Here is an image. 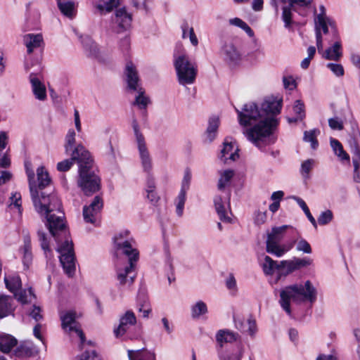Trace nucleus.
<instances>
[{
  "label": "nucleus",
  "instance_id": "6ab92c4d",
  "mask_svg": "<svg viewBox=\"0 0 360 360\" xmlns=\"http://www.w3.org/2000/svg\"><path fill=\"white\" fill-rule=\"evenodd\" d=\"M221 54L224 59L230 63H237L241 58L239 51L232 43H226L222 46Z\"/></svg>",
  "mask_w": 360,
  "mask_h": 360
},
{
  "label": "nucleus",
  "instance_id": "c85d7f7f",
  "mask_svg": "<svg viewBox=\"0 0 360 360\" xmlns=\"http://www.w3.org/2000/svg\"><path fill=\"white\" fill-rule=\"evenodd\" d=\"M261 266L264 274L266 276H272L275 271H277L278 274L280 269L279 263L267 255L264 257Z\"/></svg>",
  "mask_w": 360,
  "mask_h": 360
},
{
  "label": "nucleus",
  "instance_id": "ea45409f",
  "mask_svg": "<svg viewBox=\"0 0 360 360\" xmlns=\"http://www.w3.org/2000/svg\"><path fill=\"white\" fill-rule=\"evenodd\" d=\"M320 134V131L317 129H311L309 131H305L304 132V141L309 142L313 149H316L319 143L317 141V136Z\"/></svg>",
  "mask_w": 360,
  "mask_h": 360
},
{
  "label": "nucleus",
  "instance_id": "37998d69",
  "mask_svg": "<svg viewBox=\"0 0 360 360\" xmlns=\"http://www.w3.org/2000/svg\"><path fill=\"white\" fill-rule=\"evenodd\" d=\"M234 175V172L232 169H226L220 173V178L218 182V188L219 190L224 189L230 182Z\"/></svg>",
  "mask_w": 360,
  "mask_h": 360
},
{
  "label": "nucleus",
  "instance_id": "412c9836",
  "mask_svg": "<svg viewBox=\"0 0 360 360\" xmlns=\"http://www.w3.org/2000/svg\"><path fill=\"white\" fill-rule=\"evenodd\" d=\"M320 53L326 60H339L342 56L341 42L337 40L332 46L323 50Z\"/></svg>",
  "mask_w": 360,
  "mask_h": 360
},
{
  "label": "nucleus",
  "instance_id": "1a4fd4ad",
  "mask_svg": "<svg viewBox=\"0 0 360 360\" xmlns=\"http://www.w3.org/2000/svg\"><path fill=\"white\" fill-rule=\"evenodd\" d=\"M115 248L117 251H121L129 258V263H136L139 259V251L134 247L135 241L131 238L130 240H124L122 234L117 236L114 238Z\"/></svg>",
  "mask_w": 360,
  "mask_h": 360
},
{
  "label": "nucleus",
  "instance_id": "a211bd4d",
  "mask_svg": "<svg viewBox=\"0 0 360 360\" xmlns=\"http://www.w3.org/2000/svg\"><path fill=\"white\" fill-rule=\"evenodd\" d=\"M23 42L27 47V53L30 54L34 49L42 46L44 44L43 37L41 34H27L23 37Z\"/></svg>",
  "mask_w": 360,
  "mask_h": 360
},
{
  "label": "nucleus",
  "instance_id": "c9c22d12",
  "mask_svg": "<svg viewBox=\"0 0 360 360\" xmlns=\"http://www.w3.org/2000/svg\"><path fill=\"white\" fill-rule=\"evenodd\" d=\"M20 291L13 294L14 297L22 304H28L35 299V295L31 288L27 290H20Z\"/></svg>",
  "mask_w": 360,
  "mask_h": 360
},
{
  "label": "nucleus",
  "instance_id": "f257e3e1",
  "mask_svg": "<svg viewBox=\"0 0 360 360\" xmlns=\"http://www.w3.org/2000/svg\"><path fill=\"white\" fill-rule=\"evenodd\" d=\"M236 111L240 125L252 126L245 129L243 134L255 146L262 148L276 141L274 136L278 125L276 118L264 117L254 103H246L241 110L236 109Z\"/></svg>",
  "mask_w": 360,
  "mask_h": 360
},
{
  "label": "nucleus",
  "instance_id": "473e14b6",
  "mask_svg": "<svg viewBox=\"0 0 360 360\" xmlns=\"http://www.w3.org/2000/svg\"><path fill=\"white\" fill-rule=\"evenodd\" d=\"M219 125V120L218 117H212L210 118L208 127L205 132L206 139L208 142H211L215 139Z\"/></svg>",
  "mask_w": 360,
  "mask_h": 360
},
{
  "label": "nucleus",
  "instance_id": "20e7f679",
  "mask_svg": "<svg viewBox=\"0 0 360 360\" xmlns=\"http://www.w3.org/2000/svg\"><path fill=\"white\" fill-rule=\"evenodd\" d=\"M317 291L310 281H307L304 285L293 284L283 288L280 292L279 303L283 309L291 315L290 300L296 303L309 301L313 303L316 301Z\"/></svg>",
  "mask_w": 360,
  "mask_h": 360
},
{
  "label": "nucleus",
  "instance_id": "f03ea898",
  "mask_svg": "<svg viewBox=\"0 0 360 360\" xmlns=\"http://www.w3.org/2000/svg\"><path fill=\"white\" fill-rule=\"evenodd\" d=\"M30 190L35 210L41 216L46 218V226L49 232L59 242L60 233H65V224L64 222V213L61 210V202L58 197L54 194H46L44 191H37V187L32 183L34 174L33 172H27Z\"/></svg>",
  "mask_w": 360,
  "mask_h": 360
},
{
  "label": "nucleus",
  "instance_id": "72a5a7b5",
  "mask_svg": "<svg viewBox=\"0 0 360 360\" xmlns=\"http://www.w3.org/2000/svg\"><path fill=\"white\" fill-rule=\"evenodd\" d=\"M31 248V238L30 236H26L24 238V245L22 248L23 264L26 267H29L32 260Z\"/></svg>",
  "mask_w": 360,
  "mask_h": 360
},
{
  "label": "nucleus",
  "instance_id": "f3484780",
  "mask_svg": "<svg viewBox=\"0 0 360 360\" xmlns=\"http://www.w3.org/2000/svg\"><path fill=\"white\" fill-rule=\"evenodd\" d=\"M134 266V263H130L124 269H117V275L120 285L129 286L134 283V275H132V271Z\"/></svg>",
  "mask_w": 360,
  "mask_h": 360
},
{
  "label": "nucleus",
  "instance_id": "7c9ffc66",
  "mask_svg": "<svg viewBox=\"0 0 360 360\" xmlns=\"http://www.w3.org/2000/svg\"><path fill=\"white\" fill-rule=\"evenodd\" d=\"M79 146H83L81 144H79L75 147V148L72 152L70 159L65 160L61 161L57 164V169L58 171H60V172L68 171L71 168V167L73 165L75 160H77V163L79 164V158H82V156L81 155V153H77V156H78V158L74 157L75 156L74 153H75V151L77 150V148Z\"/></svg>",
  "mask_w": 360,
  "mask_h": 360
},
{
  "label": "nucleus",
  "instance_id": "0e129e2a",
  "mask_svg": "<svg viewBox=\"0 0 360 360\" xmlns=\"http://www.w3.org/2000/svg\"><path fill=\"white\" fill-rule=\"evenodd\" d=\"M80 360H101L96 352L93 350L91 352L86 351L82 354Z\"/></svg>",
  "mask_w": 360,
  "mask_h": 360
},
{
  "label": "nucleus",
  "instance_id": "3c124183",
  "mask_svg": "<svg viewBox=\"0 0 360 360\" xmlns=\"http://www.w3.org/2000/svg\"><path fill=\"white\" fill-rule=\"evenodd\" d=\"M293 111L300 120L305 117L304 104L300 100L295 101L293 105Z\"/></svg>",
  "mask_w": 360,
  "mask_h": 360
},
{
  "label": "nucleus",
  "instance_id": "c03bdc74",
  "mask_svg": "<svg viewBox=\"0 0 360 360\" xmlns=\"http://www.w3.org/2000/svg\"><path fill=\"white\" fill-rule=\"evenodd\" d=\"M82 43L85 50L92 56H96L98 53V47L96 43L88 36L82 38Z\"/></svg>",
  "mask_w": 360,
  "mask_h": 360
},
{
  "label": "nucleus",
  "instance_id": "13d9d810",
  "mask_svg": "<svg viewBox=\"0 0 360 360\" xmlns=\"http://www.w3.org/2000/svg\"><path fill=\"white\" fill-rule=\"evenodd\" d=\"M179 202L176 206V212L179 216H181L183 212V209L186 200V193L184 189H182L178 196Z\"/></svg>",
  "mask_w": 360,
  "mask_h": 360
},
{
  "label": "nucleus",
  "instance_id": "0eeeda50",
  "mask_svg": "<svg viewBox=\"0 0 360 360\" xmlns=\"http://www.w3.org/2000/svg\"><path fill=\"white\" fill-rule=\"evenodd\" d=\"M57 251L60 254V262L65 273L72 277L76 270L75 256L72 240L66 239L64 243L58 245Z\"/></svg>",
  "mask_w": 360,
  "mask_h": 360
},
{
  "label": "nucleus",
  "instance_id": "a19ab883",
  "mask_svg": "<svg viewBox=\"0 0 360 360\" xmlns=\"http://www.w3.org/2000/svg\"><path fill=\"white\" fill-rule=\"evenodd\" d=\"M330 146L335 155H338L341 160H349V155L343 150L342 146L340 141L336 139H331Z\"/></svg>",
  "mask_w": 360,
  "mask_h": 360
},
{
  "label": "nucleus",
  "instance_id": "49530a36",
  "mask_svg": "<svg viewBox=\"0 0 360 360\" xmlns=\"http://www.w3.org/2000/svg\"><path fill=\"white\" fill-rule=\"evenodd\" d=\"M207 312L206 304L202 301L197 302L191 308L192 317L195 319Z\"/></svg>",
  "mask_w": 360,
  "mask_h": 360
},
{
  "label": "nucleus",
  "instance_id": "4be33fe9",
  "mask_svg": "<svg viewBox=\"0 0 360 360\" xmlns=\"http://www.w3.org/2000/svg\"><path fill=\"white\" fill-rule=\"evenodd\" d=\"M30 80L32 84V91L35 97L40 100L44 101L46 98V91L45 86L37 77L34 74L30 75Z\"/></svg>",
  "mask_w": 360,
  "mask_h": 360
},
{
  "label": "nucleus",
  "instance_id": "09e8293b",
  "mask_svg": "<svg viewBox=\"0 0 360 360\" xmlns=\"http://www.w3.org/2000/svg\"><path fill=\"white\" fill-rule=\"evenodd\" d=\"M294 198L297 201V202L300 205V207L302 209V210L307 215V217L308 219L310 221V222L313 224V226L315 228H316V226H317L316 221L315 219L314 218V217L311 215V214L309 211V209L308 208L305 202L302 199H301L298 197H295Z\"/></svg>",
  "mask_w": 360,
  "mask_h": 360
},
{
  "label": "nucleus",
  "instance_id": "8fccbe9b",
  "mask_svg": "<svg viewBox=\"0 0 360 360\" xmlns=\"http://www.w3.org/2000/svg\"><path fill=\"white\" fill-rule=\"evenodd\" d=\"M37 236L40 242L41 247L44 251L46 256L48 257V253L50 252L51 250L49 248V243L47 240L46 235L44 231L39 230L37 231Z\"/></svg>",
  "mask_w": 360,
  "mask_h": 360
},
{
  "label": "nucleus",
  "instance_id": "bb28decb",
  "mask_svg": "<svg viewBox=\"0 0 360 360\" xmlns=\"http://www.w3.org/2000/svg\"><path fill=\"white\" fill-rule=\"evenodd\" d=\"M38 353L34 344L29 341L22 342L16 349V355L19 356H31Z\"/></svg>",
  "mask_w": 360,
  "mask_h": 360
},
{
  "label": "nucleus",
  "instance_id": "680f3d73",
  "mask_svg": "<svg viewBox=\"0 0 360 360\" xmlns=\"http://www.w3.org/2000/svg\"><path fill=\"white\" fill-rule=\"evenodd\" d=\"M313 0H290V6H292L294 8H304L308 7L311 5Z\"/></svg>",
  "mask_w": 360,
  "mask_h": 360
},
{
  "label": "nucleus",
  "instance_id": "052dcab7",
  "mask_svg": "<svg viewBox=\"0 0 360 360\" xmlns=\"http://www.w3.org/2000/svg\"><path fill=\"white\" fill-rule=\"evenodd\" d=\"M314 160L308 159L302 162L301 165V173L302 175L307 176L313 167Z\"/></svg>",
  "mask_w": 360,
  "mask_h": 360
},
{
  "label": "nucleus",
  "instance_id": "f8f14e48",
  "mask_svg": "<svg viewBox=\"0 0 360 360\" xmlns=\"http://www.w3.org/2000/svg\"><path fill=\"white\" fill-rule=\"evenodd\" d=\"M136 324V317L131 310L127 311L120 318V323L117 328L114 329V334L116 338H120L126 334L130 327Z\"/></svg>",
  "mask_w": 360,
  "mask_h": 360
},
{
  "label": "nucleus",
  "instance_id": "de8ad7c7",
  "mask_svg": "<svg viewBox=\"0 0 360 360\" xmlns=\"http://www.w3.org/2000/svg\"><path fill=\"white\" fill-rule=\"evenodd\" d=\"M229 23L243 29L250 37L254 36V32L250 27L244 21L238 18H235L229 20Z\"/></svg>",
  "mask_w": 360,
  "mask_h": 360
},
{
  "label": "nucleus",
  "instance_id": "e433bc0d",
  "mask_svg": "<svg viewBox=\"0 0 360 360\" xmlns=\"http://www.w3.org/2000/svg\"><path fill=\"white\" fill-rule=\"evenodd\" d=\"M238 337L239 335L238 333L231 332L229 330H221L217 333L216 339L219 343L232 342L237 340Z\"/></svg>",
  "mask_w": 360,
  "mask_h": 360
},
{
  "label": "nucleus",
  "instance_id": "603ef678",
  "mask_svg": "<svg viewBox=\"0 0 360 360\" xmlns=\"http://www.w3.org/2000/svg\"><path fill=\"white\" fill-rule=\"evenodd\" d=\"M75 143V132L70 129L68 131L65 137V148L66 153L72 150Z\"/></svg>",
  "mask_w": 360,
  "mask_h": 360
},
{
  "label": "nucleus",
  "instance_id": "5fc2aeb1",
  "mask_svg": "<svg viewBox=\"0 0 360 360\" xmlns=\"http://www.w3.org/2000/svg\"><path fill=\"white\" fill-rule=\"evenodd\" d=\"M333 217V212L330 210H327L321 213L318 217V222L320 225H326L332 221Z\"/></svg>",
  "mask_w": 360,
  "mask_h": 360
},
{
  "label": "nucleus",
  "instance_id": "a878e982",
  "mask_svg": "<svg viewBox=\"0 0 360 360\" xmlns=\"http://www.w3.org/2000/svg\"><path fill=\"white\" fill-rule=\"evenodd\" d=\"M58 6L60 12L68 18H72L76 14V6L70 0H58Z\"/></svg>",
  "mask_w": 360,
  "mask_h": 360
},
{
  "label": "nucleus",
  "instance_id": "7ed1b4c3",
  "mask_svg": "<svg viewBox=\"0 0 360 360\" xmlns=\"http://www.w3.org/2000/svg\"><path fill=\"white\" fill-rule=\"evenodd\" d=\"M78 153H81L82 158L79 160L77 185L85 195L90 196L101 189V179L93 168L94 160L89 150L84 146H79L74 157L78 158Z\"/></svg>",
  "mask_w": 360,
  "mask_h": 360
},
{
  "label": "nucleus",
  "instance_id": "9d476101",
  "mask_svg": "<svg viewBox=\"0 0 360 360\" xmlns=\"http://www.w3.org/2000/svg\"><path fill=\"white\" fill-rule=\"evenodd\" d=\"M103 207V200L101 196L96 195L89 205L83 207V217L86 223L96 224L99 214Z\"/></svg>",
  "mask_w": 360,
  "mask_h": 360
},
{
  "label": "nucleus",
  "instance_id": "393cba45",
  "mask_svg": "<svg viewBox=\"0 0 360 360\" xmlns=\"http://www.w3.org/2000/svg\"><path fill=\"white\" fill-rule=\"evenodd\" d=\"M17 340L11 335L0 333V351L7 354L17 345Z\"/></svg>",
  "mask_w": 360,
  "mask_h": 360
},
{
  "label": "nucleus",
  "instance_id": "58836bf2",
  "mask_svg": "<svg viewBox=\"0 0 360 360\" xmlns=\"http://www.w3.org/2000/svg\"><path fill=\"white\" fill-rule=\"evenodd\" d=\"M134 91L138 93V96H136L134 105H137L140 109L146 108L147 105L150 103L148 97L145 96V90L141 87L136 89Z\"/></svg>",
  "mask_w": 360,
  "mask_h": 360
},
{
  "label": "nucleus",
  "instance_id": "2f4dec72",
  "mask_svg": "<svg viewBox=\"0 0 360 360\" xmlns=\"http://www.w3.org/2000/svg\"><path fill=\"white\" fill-rule=\"evenodd\" d=\"M214 207L216 212L220 219L221 221L226 223H231V219L227 214L226 210L224 205L221 197L216 196L214 200Z\"/></svg>",
  "mask_w": 360,
  "mask_h": 360
},
{
  "label": "nucleus",
  "instance_id": "b1692460",
  "mask_svg": "<svg viewBox=\"0 0 360 360\" xmlns=\"http://www.w3.org/2000/svg\"><path fill=\"white\" fill-rule=\"evenodd\" d=\"M4 283L6 288L13 294L20 291L22 288V281L18 274H13L5 276Z\"/></svg>",
  "mask_w": 360,
  "mask_h": 360
},
{
  "label": "nucleus",
  "instance_id": "4468645a",
  "mask_svg": "<svg viewBox=\"0 0 360 360\" xmlns=\"http://www.w3.org/2000/svg\"><path fill=\"white\" fill-rule=\"evenodd\" d=\"M314 24L316 46L319 53H321L323 51V38L321 30H322L324 34H327L328 32V25L332 26L333 22L329 18L324 19L320 16L319 19H314Z\"/></svg>",
  "mask_w": 360,
  "mask_h": 360
},
{
  "label": "nucleus",
  "instance_id": "4d7b16f0",
  "mask_svg": "<svg viewBox=\"0 0 360 360\" xmlns=\"http://www.w3.org/2000/svg\"><path fill=\"white\" fill-rule=\"evenodd\" d=\"M328 125L333 130H342L344 128L342 120L337 117L330 118Z\"/></svg>",
  "mask_w": 360,
  "mask_h": 360
},
{
  "label": "nucleus",
  "instance_id": "a18cd8bd",
  "mask_svg": "<svg viewBox=\"0 0 360 360\" xmlns=\"http://www.w3.org/2000/svg\"><path fill=\"white\" fill-rule=\"evenodd\" d=\"M282 19L285 22V27H289L292 24V11L297 12V8L290 6V4H288L287 6H284L282 8Z\"/></svg>",
  "mask_w": 360,
  "mask_h": 360
},
{
  "label": "nucleus",
  "instance_id": "69168bd1",
  "mask_svg": "<svg viewBox=\"0 0 360 360\" xmlns=\"http://www.w3.org/2000/svg\"><path fill=\"white\" fill-rule=\"evenodd\" d=\"M41 311V310L39 307L34 306L32 310L30 313V316L36 321H39L43 318Z\"/></svg>",
  "mask_w": 360,
  "mask_h": 360
},
{
  "label": "nucleus",
  "instance_id": "c756f323",
  "mask_svg": "<svg viewBox=\"0 0 360 360\" xmlns=\"http://www.w3.org/2000/svg\"><path fill=\"white\" fill-rule=\"evenodd\" d=\"M127 354L129 360H155V354L146 350L129 349Z\"/></svg>",
  "mask_w": 360,
  "mask_h": 360
},
{
  "label": "nucleus",
  "instance_id": "39448f33",
  "mask_svg": "<svg viewBox=\"0 0 360 360\" xmlns=\"http://www.w3.org/2000/svg\"><path fill=\"white\" fill-rule=\"evenodd\" d=\"M288 227L289 226L288 225H283L271 229V232L267 234L266 241V250L268 253L274 255L277 257H281L292 248L295 241L288 245L280 244Z\"/></svg>",
  "mask_w": 360,
  "mask_h": 360
},
{
  "label": "nucleus",
  "instance_id": "6e6552de",
  "mask_svg": "<svg viewBox=\"0 0 360 360\" xmlns=\"http://www.w3.org/2000/svg\"><path fill=\"white\" fill-rule=\"evenodd\" d=\"M132 127L143 168L146 172H149L152 168L151 158L146 146L145 138L139 130V124L136 119L132 120Z\"/></svg>",
  "mask_w": 360,
  "mask_h": 360
},
{
  "label": "nucleus",
  "instance_id": "dca6fc26",
  "mask_svg": "<svg viewBox=\"0 0 360 360\" xmlns=\"http://www.w3.org/2000/svg\"><path fill=\"white\" fill-rule=\"evenodd\" d=\"M282 100L274 98H268L264 100L262 104L261 112L264 117H274V115L278 114L281 111Z\"/></svg>",
  "mask_w": 360,
  "mask_h": 360
},
{
  "label": "nucleus",
  "instance_id": "cd10ccee",
  "mask_svg": "<svg viewBox=\"0 0 360 360\" xmlns=\"http://www.w3.org/2000/svg\"><path fill=\"white\" fill-rule=\"evenodd\" d=\"M120 4V0H99L95 3L94 6L101 14L110 13Z\"/></svg>",
  "mask_w": 360,
  "mask_h": 360
},
{
  "label": "nucleus",
  "instance_id": "4c0bfd02",
  "mask_svg": "<svg viewBox=\"0 0 360 360\" xmlns=\"http://www.w3.org/2000/svg\"><path fill=\"white\" fill-rule=\"evenodd\" d=\"M280 269H278V277L286 276L295 271V267L292 259L282 260L279 262Z\"/></svg>",
  "mask_w": 360,
  "mask_h": 360
},
{
  "label": "nucleus",
  "instance_id": "ddd939ff",
  "mask_svg": "<svg viewBox=\"0 0 360 360\" xmlns=\"http://www.w3.org/2000/svg\"><path fill=\"white\" fill-rule=\"evenodd\" d=\"M131 15L127 12L125 8H120L112 18L114 28L117 32L126 31L131 27Z\"/></svg>",
  "mask_w": 360,
  "mask_h": 360
},
{
  "label": "nucleus",
  "instance_id": "864d4df0",
  "mask_svg": "<svg viewBox=\"0 0 360 360\" xmlns=\"http://www.w3.org/2000/svg\"><path fill=\"white\" fill-rule=\"evenodd\" d=\"M295 269H300L303 267L308 266L312 264V259L310 258H297L294 257L292 259Z\"/></svg>",
  "mask_w": 360,
  "mask_h": 360
},
{
  "label": "nucleus",
  "instance_id": "bf43d9fd",
  "mask_svg": "<svg viewBox=\"0 0 360 360\" xmlns=\"http://www.w3.org/2000/svg\"><path fill=\"white\" fill-rule=\"evenodd\" d=\"M327 68H329L337 77L344 75V68L342 65L337 63H328Z\"/></svg>",
  "mask_w": 360,
  "mask_h": 360
},
{
  "label": "nucleus",
  "instance_id": "9b49d317",
  "mask_svg": "<svg viewBox=\"0 0 360 360\" xmlns=\"http://www.w3.org/2000/svg\"><path fill=\"white\" fill-rule=\"evenodd\" d=\"M60 319L62 328L66 331H75L79 337L81 343L83 344L85 341V336L76 321V313L73 311H66L60 314Z\"/></svg>",
  "mask_w": 360,
  "mask_h": 360
},
{
  "label": "nucleus",
  "instance_id": "f704fd0d",
  "mask_svg": "<svg viewBox=\"0 0 360 360\" xmlns=\"http://www.w3.org/2000/svg\"><path fill=\"white\" fill-rule=\"evenodd\" d=\"M37 179H38V187L37 191L40 194L42 189L47 186L51 183V179L49 176L48 172L45 170L44 167H39L37 170Z\"/></svg>",
  "mask_w": 360,
  "mask_h": 360
},
{
  "label": "nucleus",
  "instance_id": "aec40b11",
  "mask_svg": "<svg viewBox=\"0 0 360 360\" xmlns=\"http://www.w3.org/2000/svg\"><path fill=\"white\" fill-rule=\"evenodd\" d=\"M14 310L13 298L9 295H0V319L13 315Z\"/></svg>",
  "mask_w": 360,
  "mask_h": 360
},
{
  "label": "nucleus",
  "instance_id": "423d86ee",
  "mask_svg": "<svg viewBox=\"0 0 360 360\" xmlns=\"http://www.w3.org/2000/svg\"><path fill=\"white\" fill-rule=\"evenodd\" d=\"M174 65L176 72L178 81L181 85L194 83L197 75V68L186 55L175 56Z\"/></svg>",
  "mask_w": 360,
  "mask_h": 360
},
{
  "label": "nucleus",
  "instance_id": "79ce46f5",
  "mask_svg": "<svg viewBox=\"0 0 360 360\" xmlns=\"http://www.w3.org/2000/svg\"><path fill=\"white\" fill-rule=\"evenodd\" d=\"M138 309L139 311L143 313V317H148L149 314L151 312V308L148 304V300L144 295H139L138 299Z\"/></svg>",
  "mask_w": 360,
  "mask_h": 360
},
{
  "label": "nucleus",
  "instance_id": "5701e85b",
  "mask_svg": "<svg viewBox=\"0 0 360 360\" xmlns=\"http://www.w3.org/2000/svg\"><path fill=\"white\" fill-rule=\"evenodd\" d=\"M239 158L238 153V149L235 148L234 145L232 143H224V147L221 150V155L219 158L224 163H226L228 160L232 161L236 160Z\"/></svg>",
  "mask_w": 360,
  "mask_h": 360
},
{
  "label": "nucleus",
  "instance_id": "6e6d98bb",
  "mask_svg": "<svg viewBox=\"0 0 360 360\" xmlns=\"http://www.w3.org/2000/svg\"><path fill=\"white\" fill-rule=\"evenodd\" d=\"M296 249L297 251L303 252L306 254H310L312 251L309 243L303 238L298 240Z\"/></svg>",
  "mask_w": 360,
  "mask_h": 360
},
{
  "label": "nucleus",
  "instance_id": "e2e57ef3",
  "mask_svg": "<svg viewBox=\"0 0 360 360\" xmlns=\"http://www.w3.org/2000/svg\"><path fill=\"white\" fill-rule=\"evenodd\" d=\"M283 85L285 89L289 90H293L296 88V82L292 77H283Z\"/></svg>",
  "mask_w": 360,
  "mask_h": 360
},
{
  "label": "nucleus",
  "instance_id": "338daca9",
  "mask_svg": "<svg viewBox=\"0 0 360 360\" xmlns=\"http://www.w3.org/2000/svg\"><path fill=\"white\" fill-rule=\"evenodd\" d=\"M266 212H258L255 214V223L257 225H261L266 221Z\"/></svg>",
  "mask_w": 360,
  "mask_h": 360
},
{
  "label": "nucleus",
  "instance_id": "2eb2a0df",
  "mask_svg": "<svg viewBox=\"0 0 360 360\" xmlns=\"http://www.w3.org/2000/svg\"><path fill=\"white\" fill-rule=\"evenodd\" d=\"M124 75L129 89L135 91L136 89L141 88L137 69L131 62L127 63Z\"/></svg>",
  "mask_w": 360,
  "mask_h": 360
},
{
  "label": "nucleus",
  "instance_id": "774afa93",
  "mask_svg": "<svg viewBox=\"0 0 360 360\" xmlns=\"http://www.w3.org/2000/svg\"><path fill=\"white\" fill-rule=\"evenodd\" d=\"M226 285L229 290H236V281L233 274H229L226 280Z\"/></svg>",
  "mask_w": 360,
  "mask_h": 360
}]
</instances>
